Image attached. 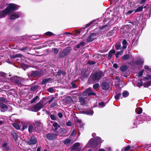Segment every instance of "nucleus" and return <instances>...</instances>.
Listing matches in <instances>:
<instances>
[{
    "label": "nucleus",
    "instance_id": "obj_23",
    "mask_svg": "<svg viewBox=\"0 0 151 151\" xmlns=\"http://www.w3.org/2000/svg\"><path fill=\"white\" fill-rule=\"evenodd\" d=\"M79 101L81 103V104L82 105H85V99L83 97H80L79 98Z\"/></svg>",
    "mask_w": 151,
    "mask_h": 151
},
{
    "label": "nucleus",
    "instance_id": "obj_25",
    "mask_svg": "<svg viewBox=\"0 0 151 151\" xmlns=\"http://www.w3.org/2000/svg\"><path fill=\"white\" fill-rule=\"evenodd\" d=\"M130 57V55L129 54L124 55L121 58L122 59L124 60H126L129 59Z\"/></svg>",
    "mask_w": 151,
    "mask_h": 151
},
{
    "label": "nucleus",
    "instance_id": "obj_57",
    "mask_svg": "<svg viewBox=\"0 0 151 151\" xmlns=\"http://www.w3.org/2000/svg\"><path fill=\"white\" fill-rule=\"evenodd\" d=\"M0 74L1 76H2L4 77H6V74L5 73L1 72L0 73Z\"/></svg>",
    "mask_w": 151,
    "mask_h": 151
},
{
    "label": "nucleus",
    "instance_id": "obj_60",
    "mask_svg": "<svg viewBox=\"0 0 151 151\" xmlns=\"http://www.w3.org/2000/svg\"><path fill=\"white\" fill-rule=\"evenodd\" d=\"M71 85H72V87L73 88H76L77 87V86L76 84L74 83L73 81L71 83Z\"/></svg>",
    "mask_w": 151,
    "mask_h": 151
},
{
    "label": "nucleus",
    "instance_id": "obj_44",
    "mask_svg": "<svg viewBox=\"0 0 151 151\" xmlns=\"http://www.w3.org/2000/svg\"><path fill=\"white\" fill-rule=\"evenodd\" d=\"M0 101L2 102L7 103L8 102V101L5 98L3 97H0Z\"/></svg>",
    "mask_w": 151,
    "mask_h": 151
},
{
    "label": "nucleus",
    "instance_id": "obj_26",
    "mask_svg": "<svg viewBox=\"0 0 151 151\" xmlns=\"http://www.w3.org/2000/svg\"><path fill=\"white\" fill-rule=\"evenodd\" d=\"M85 45V42H81L76 45V47L77 48L79 49L81 47L84 46Z\"/></svg>",
    "mask_w": 151,
    "mask_h": 151
},
{
    "label": "nucleus",
    "instance_id": "obj_39",
    "mask_svg": "<svg viewBox=\"0 0 151 151\" xmlns=\"http://www.w3.org/2000/svg\"><path fill=\"white\" fill-rule=\"evenodd\" d=\"M129 95V93L127 91H124L122 93L123 96L124 97H126Z\"/></svg>",
    "mask_w": 151,
    "mask_h": 151
},
{
    "label": "nucleus",
    "instance_id": "obj_6",
    "mask_svg": "<svg viewBox=\"0 0 151 151\" xmlns=\"http://www.w3.org/2000/svg\"><path fill=\"white\" fill-rule=\"evenodd\" d=\"M26 142L29 145H32L37 143V141L36 137L34 135H32L31 136L30 139Z\"/></svg>",
    "mask_w": 151,
    "mask_h": 151
},
{
    "label": "nucleus",
    "instance_id": "obj_3",
    "mask_svg": "<svg viewBox=\"0 0 151 151\" xmlns=\"http://www.w3.org/2000/svg\"><path fill=\"white\" fill-rule=\"evenodd\" d=\"M45 98H43L42 100H41L38 103L35 105L33 106L34 111L35 112H37L39 111L41 109L44 107L43 104L44 101L46 100Z\"/></svg>",
    "mask_w": 151,
    "mask_h": 151
},
{
    "label": "nucleus",
    "instance_id": "obj_41",
    "mask_svg": "<svg viewBox=\"0 0 151 151\" xmlns=\"http://www.w3.org/2000/svg\"><path fill=\"white\" fill-rule=\"evenodd\" d=\"M144 62L141 60H137L134 63L137 65H140L142 64Z\"/></svg>",
    "mask_w": 151,
    "mask_h": 151
},
{
    "label": "nucleus",
    "instance_id": "obj_30",
    "mask_svg": "<svg viewBox=\"0 0 151 151\" xmlns=\"http://www.w3.org/2000/svg\"><path fill=\"white\" fill-rule=\"evenodd\" d=\"M144 87L145 88H147L151 85V80L148 81L147 83H144Z\"/></svg>",
    "mask_w": 151,
    "mask_h": 151
},
{
    "label": "nucleus",
    "instance_id": "obj_34",
    "mask_svg": "<svg viewBox=\"0 0 151 151\" xmlns=\"http://www.w3.org/2000/svg\"><path fill=\"white\" fill-rule=\"evenodd\" d=\"M141 16H139L138 17H137L135 23L137 25H138L140 21L141 20Z\"/></svg>",
    "mask_w": 151,
    "mask_h": 151
},
{
    "label": "nucleus",
    "instance_id": "obj_61",
    "mask_svg": "<svg viewBox=\"0 0 151 151\" xmlns=\"http://www.w3.org/2000/svg\"><path fill=\"white\" fill-rule=\"evenodd\" d=\"M133 11V10H129L125 14L127 15H129L132 13Z\"/></svg>",
    "mask_w": 151,
    "mask_h": 151
},
{
    "label": "nucleus",
    "instance_id": "obj_19",
    "mask_svg": "<svg viewBox=\"0 0 151 151\" xmlns=\"http://www.w3.org/2000/svg\"><path fill=\"white\" fill-rule=\"evenodd\" d=\"M80 144L79 142H76L74 143L70 148L71 151H73L75 150L76 148H78V147L80 146Z\"/></svg>",
    "mask_w": 151,
    "mask_h": 151
},
{
    "label": "nucleus",
    "instance_id": "obj_4",
    "mask_svg": "<svg viewBox=\"0 0 151 151\" xmlns=\"http://www.w3.org/2000/svg\"><path fill=\"white\" fill-rule=\"evenodd\" d=\"M101 32V31L99 30L96 33H91L89 34V35L87 37L86 40L87 42H91L93 41L96 38L97 35Z\"/></svg>",
    "mask_w": 151,
    "mask_h": 151
},
{
    "label": "nucleus",
    "instance_id": "obj_32",
    "mask_svg": "<svg viewBox=\"0 0 151 151\" xmlns=\"http://www.w3.org/2000/svg\"><path fill=\"white\" fill-rule=\"evenodd\" d=\"M84 29V28H82L80 30H77L75 31V32L76 35L80 34L81 32H83V30Z\"/></svg>",
    "mask_w": 151,
    "mask_h": 151
},
{
    "label": "nucleus",
    "instance_id": "obj_1",
    "mask_svg": "<svg viewBox=\"0 0 151 151\" xmlns=\"http://www.w3.org/2000/svg\"><path fill=\"white\" fill-rule=\"evenodd\" d=\"M18 9V5L13 3L9 4L2 11V13L0 15V18L5 17L7 14H10Z\"/></svg>",
    "mask_w": 151,
    "mask_h": 151
},
{
    "label": "nucleus",
    "instance_id": "obj_37",
    "mask_svg": "<svg viewBox=\"0 0 151 151\" xmlns=\"http://www.w3.org/2000/svg\"><path fill=\"white\" fill-rule=\"evenodd\" d=\"M53 125L55 127V131H56L58 129V127H60V126L59 125L58 123L56 122H55L53 124Z\"/></svg>",
    "mask_w": 151,
    "mask_h": 151
},
{
    "label": "nucleus",
    "instance_id": "obj_27",
    "mask_svg": "<svg viewBox=\"0 0 151 151\" xmlns=\"http://www.w3.org/2000/svg\"><path fill=\"white\" fill-rule=\"evenodd\" d=\"M33 127V126L30 124L28 126V131L29 133H31L32 132L34 131Z\"/></svg>",
    "mask_w": 151,
    "mask_h": 151
},
{
    "label": "nucleus",
    "instance_id": "obj_63",
    "mask_svg": "<svg viewBox=\"0 0 151 151\" xmlns=\"http://www.w3.org/2000/svg\"><path fill=\"white\" fill-rule=\"evenodd\" d=\"M131 148L130 145H128L127 147H125L124 148V150L126 151H127L129 150Z\"/></svg>",
    "mask_w": 151,
    "mask_h": 151
},
{
    "label": "nucleus",
    "instance_id": "obj_20",
    "mask_svg": "<svg viewBox=\"0 0 151 151\" xmlns=\"http://www.w3.org/2000/svg\"><path fill=\"white\" fill-rule=\"evenodd\" d=\"M92 88L91 87H89L88 88L86 89L83 92V94L85 96H88V93H90V92L91 91Z\"/></svg>",
    "mask_w": 151,
    "mask_h": 151
},
{
    "label": "nucleus",
    "instance_id": "obj_38",
    "mask_svg": "<svg viewBox=\"0 0 151 151\" xmlns=\"http://www.w3.org/2000/svg\"><path fill=\"white\" fill-rule=\"evenodd\" d=\"M85 113L88 115H92L93 113L92 110H88L85 111Z\"/></svg>",
    "mask_w": 151,
    "mask_h": 151
},
{
    "label": "nucleus",
    "instance_id": "obj_14",
    "mask_svg": "<svg viewBox=\"0 0 151 151\" xmlns=\"http://www.w3.org/2000/svg\"><path fill=\"white\" fill-rule=\"evenodd\" d=\"M81 76L83 78H87L89 75L88 71L86 70H83L81 72Z\"/></svg>",
    "mask_w": 151,
    "mask_h": 151
},
{
    "label": "nucleus",
    "instance_id": "obj_49",
    "mask_svg": "<svg viewBox=\"0 0 151 151\" xmlns=\"http://www.w3.org/2000/svg\"><path fill=\"white\" fill-rule=\"evenodd\" d=\"M63 71L62 70H58L57 72V75H58V76H60L61 74H63Z\"/></svg>",
    "mask_w": 151,
    "mask_h": 151
},
{
    "label": "nucleus",
    "instance_id": "obj_62",
    "mask_svg": "<svg viewBox=\"0 0 151 151\" xmlns=\"http://www.w3.org/2000/svg\"><path fill=\"white\" fill-rule=\"evenodd\" d=\"M76 130L75 129H74L72 131V132L71 134V136H73V135H76Z\"/></svg>",
    "mask_w": 151,
    "mask_h": 151
},
{
    "label": "nucleus",
    "instance_id": "obj_2",
    "mask_svg": "<svg viewBox=\"0 0 151 151\" xmlns=\"http://www.w3.org/2000/svg\"><path fill=\"white\" fill-rule=\"evenodd\" d=\"M104 76V74L101 70L96 71L91 74L88 79V82L89 84L98 82Z\"/></svg>",
    "mask_w": 151,
    "mask_h": 151
},
{
    "label": "nucleus",
    "instance_id": "obj_13",
    "mask_svg": "<svg viewBox=\"0 0 151 151\" xmlns=\"http://www.w3.org/2000/svg\"><path fill=\"white\" fill-rule=\"evenodd\" d=\"M21 14L20 12H17L11 14L9 17L10 19L12 20H14L15 19L19 18Z\"/></svg>",
    "mask_w": 151,
    "mask_h": 151
},
{
    "label": "nucleus",
    "instance_id": "obj_10",
    "mask_svg": "<svg viewBox=\"0 0 151 151\" xmlns=\"http://www.w3.org/2000/svg\"><path fill=\"white\" fill-rule=\"evenodd\" d=\"M11 82L17 84H20L21 82L19 80V78L17 76H14L10 79Z\"/></svg>",
    "mask_w": 151,
    "mask_h": 151
},
{
    "label": "nucleus",
    "instance_id": "obj_50",
    "mask_svg": "<svg viewBox=\"0 0 151 151\" xmlns=\"http://www.w3.org/2000/svg\"><path fill=\"white\" fill-rule=\"evenodd\" d=\"M39 98L38 96H36L35 98H33L31 101H30V103H32L34 102L37 100V99Z\"/></svg>",
    "mask_w": 151,
    "mask_h": 151
},
{
    "label": "nucleus",
    "instance_id": "obj_48",
    "mask_svg": "<svg viewBox=\"0 0 151 151\" xmlns=\"http://www.w3.org/2000/svg\"><path fill=\"white\" fill-rule=\"evenodd\" d=\"M35 125H38L40 126H41L42 125V124L40 120H37L35 121Z\"/></svg>",
    "mask_w": 151,
    "mask_h": 151
},
{
    "label": "nucleus",
    "instance_id": "obj_35",
    "mask_svg": "<svg viewBox=\"0 0 151 151\" xmlns=\"http://www.w3.org/2000/svg\"><path fill=\"white\" fill-rule=\"evenodd\" d=\"M71 141L70 139L67 138L63 141V143L65 145H67L68 144H69Z\"/></svg>",
    "mask_w": 151,
    "mask_h": 151
},
{
    "label": "nucleus",
    "instance_id": "obj_21",
    "mask_svg": "<svg viewBox=\"0 0 151 151\" xmlns=\"http://www.w3.org/2000/svg\"><path fill=\"white\" fill-rule=\"evenodd\" d=\"M128 69V67L126 65H123L120 67V70L122 72H124Z\"/></svg>",
    "mask_w": 151,
    "mask_h": 151
},
{
    "label": "nucleus",
    "instance_id": "obj_16",
    "mask_svg": "<svg viewBox=\"0 0 151 151\" xmlns=\"http://www.w3.org/2000/svg\"><path fill=\"white\" fill-rule=\"evenodd\" d=\"M11 134L13 136L14 139L15 141H16L18 140V138L19 137V135L17 133L16 131H12Z\"/></svg>",
    "mask_w": 151,
    "mask_h": 151
},
{
    "label": "nucleus",
    "instance_id": "obj_8",
    "mask_svg": "<svg viewBox=\"0 0 151 151\" xmlns=\"http://www.w3.org/2000/svg\"><path fill=\"white\" fill-rule=\"evenodd\" d=\"M91 147L93 148L96 147L98 144L97 141L96 139L91 138L89 141Z\"/></svg>",
    "mask_w": 151,
    "mask_h": 151
},
{
    "label": "nucleus",
    "instance_id": "obj_43",
    "mask_svg": "<svg viewBox=\"0 0 151 151\" xmlns=\"http://www.w3.org/2000/svg\"><path fill=\"white\" fill-rule=\"evenodd\" d=\"M142 109L141 108H138L137 109H136V112L138 114H141L142 112Z\"/></svg>",
    "mask_w": 151,
    "mask_h": 151
},
{
    "label": "nucleus",
    "instance_id": "obj_22",
    "mask_svg": "<svg viewBox=\"0 0 151 151\" xmlns=\"http://www.w3.org/2000/svg\"><path fill=\"white\" fill-rule=\"evenodd\" d=\"M40 126L38 125H35V126L34 128V132L37 133H39L41 130Z\"/></svg>",
    "mask_w": 151,
    "mask_h": 151
},
{
    "label": "nucleus",
    "instance_id": "obj_52",
    "mask_svg": "<svg viewBox=\"0 0 151 151\" xmlns=\"http://www.w3.org/2000/svg\"><path fill=\"white\" fill-rule=\"evenodd\" d=\"M50 118L51 120H56V117L55 115L53 114H51L50 116Z\"/></svg>",
    "mask_w": 151,
    "mask_h": 151
},
{
    "label": "nucleus",
    "instance_id": "obj_28",
    "mask_svg": "<svg viewBox=\"0 0 151 151\" xmlns=\"http://www.w3.org/2000/svg\"><path fill=\"white\" fill-rule=\"evenodd\" d=\"M23 56L22 55L20 54H17L14 55H13L12 56L10 57L11 58L14 59L17 57H21Z\"/></svg>",
    "mask_w": 151,
    "mask_h": 151
},
{
    "label": "nucleus",
    "instance_id": "obj_29",
    "mask_svg": "<svg viewBox=\"0 0 151 151\" xmlns=\"http://www.w3.org/2000/svg\"><path fill=\"white\" fill-rule=\"evenodd\" d=\"M66 101L68 103H73V101L70 96H68L66 98Z\"/></svg>",
    "mask_w": 151,
    "mask_h": 151
},
{
    "label": "nucleus",
    "instance_id": "obj_5",
    "mask_svg": "<svg viewBox=\"0 0 151 151\" xmlns=\"http://www.w3.org/2000/svg\"><path fill=\"white\" fill-rule=\"evenodd\" d=\"M72 49L71 47H68L64 49L59 54V57L60 58H63L68 55L72 51Z\"/></svg>",
    "mask_w": 151,
    "mask_h": 151
},
{
    "label": "nucleus",
    "instance_id": "obj_45",
    "mask_svg": "<svg viewBox=\"0 0 151 151\" xmlns=\"http://www.w3.org/2000/svg\"><path fill=\"white\" fill-rule=\"evenodd\" d=\"M87 63L90 65H95L96 62L95 61L88 60L87 62Z\"/></svg>",
    "mask_w": 151,
    "mask_h": 151
},
{
    "label": "nucleus",
    "instance_id": "obj_24",
    "mask_svg": "<svg viewBox=\"0 0 151 151\" xmlns=\"http://www.w3.org/2000/svg\"><path fill=\"white\" fill-rule=\"evenodd\" d=\"M122 44L123 45V46L122 47V48L123 49H125L127 48V42L125 39H124L123 40L122 42Z\"/></svg>",
    "mask_w": 151,
    "mask_h": 151
},
{
    "label": "nucleus",
    "instance_id": "obj_15",
    "mask_svg": "<svg viewBox=\"0 0 151 151\" xmlns=\"http://www.w3.org/2000/svg\"><path fill=\"white\" fill-rule=\"evenodd\" d=\"M0 107L1 111L2 112H5L8 109V106L6 105L1 102H0Z\"/></svg>",
    "mask_w": 151,
    "mask_h": 151
},
{
    "label": "nucleus",
    "instance_id": "obj_56",
    "mask_svg": "<svg viewBox=\"0 0 151 151\" xmlns=\"http://www.w3.org/2000/svg\"><path fill=\"white\" fill-rule=\"evenodd\" d=\"M94 20L92 21L91 22H90L89 23L86 24V26H85V27H84V29H85V28H87V27H89L90 25H91L93 23V22H94Z\"/></svg>",
    "mask_w": 151,
    "mask_h": 151
},
{
    "label": "nucleus",
    "instance_id": "obj_59",
    "mask_svg": "<svg viewBox=\"0 0 151 151\" xmlns=\"http://www.w3.org/2000/svg\"><path fill=\"white\" fill-rule=\"evenodd\" d=\"M140 82H139L137 84V86L139 87H140L142 86L143 85V82L142 81V80H139Z\"/></svg>",
    "mask_w": 151,
    "mask_h": 151
},
{
    "label": "nucleus",
    "instance_id": "obj_46",
    "mask_svg": "<svg viewBox=\"0 0 151 151\" xmlns=\"http://www.w3.org/2000/svg\"><path fill=\"white\" fill-rule=\"evenodd\" d=\"M99 87V83H96L94 84L93 86V88L94 89H96Z\"/></svg>",
    "mask_w": 151,
    "mask_h": 151
},
{
    "label": "nucleus",
    "instance_id": "obj_55",
    "mask_svg": "<svg viewBox=\"0 0 151 151\" xmlns=\"http://www.w3.org/2000/svg\"><path fill=\"white\" fill-rule=\"evenodd\" d=\"M54 90V89L52 87H51L48 88L47 90V91L51 93H52Z\"/></svg>",
    "mask_w": 151,
    "mask_h": 151
},
{
    "label": "nucleus",
    "instance_id": "obj_9",
    "mask_svg": "<svg viewBox=\"0 0 151 151\" xmlns=\"http://www.w3.org/2000/svg\"><path fill=\"white\" fill-rule=\"evenodd\" d=\"M41 75V73L38 71H32L30 74V76L32 77H37Z\"/></svg>",
    "mask_w": 151,
    "mask_h": 151
},
{
    "label": "nucleus",
    "instance_id": "obj_31",
    "mask_svg": "<svg viewBox=\"0 0 151 151\" xmlns=\"http://www.w3.org/2000/svg\"><path fill=\"white\" fill-rule=\"evenodd\" d=\"M39 87V86L38 85L33 86L31 88L30 90L32 91H35L38 89Z\"/></svg>",
    "mask_w": 151,
    "mask_h": 151
},
{
    "label": "nucleus",
    "instance_id": "obj_11",
    "mask_svg": "<svg viewBox=\"0 0 151 151\" xmlns=\"http://www.w3.org/2000/svg\"><path fill=\"white\" fill-rule=\"evenodd\" d=\"M67 132V130L65 128H60L57 132V134H58V135L60 136H62V135L64 134H66Z\"/></svg>",
    "mask_w": 151,
    "mask_h": 151
},
{
    "label": "nucleus",
    "instance_id": "obj_64",
    "mask_svg": "<svg viewBox=\"0 0 151 151\" xmlns=\"http://www.w3.org/2000/svg\"><path fill=\"white\" fill-rule=\"evenodd\" d=\"M121 45H117L115 46L116 49L117 50H119L121 47Z\"/></svg>",
    "mask_w": 151,
    "mask_h": 151
},
{
    "label": "nucleus",
    "instance_id": "obj_42",
    "mask_svg": "<svg viewBox=\"0 0 151 151\" xmlns=\"http://www.w3.org/2000/svg\"><path fill=\"white\" fill-rule=\"evenodd\" d=\"M45 35L46 36H51L52 35H55L53 33L50 31H48L46 32L45 33Z\"/></svg>",
    "mask_w": 151,
    "mask_h": 151
},
{
    "label": "nucleus",
    "instance_id": "obj_18",
    "mask_svg": "<svg viewBox=\"0 0 151 151\" xmlns=\"http://www.w3.org/2000/svg\"><path fill=\"white\" fill-rule=\"evenodd\" d=\"M115 53V51L114 49H112L111 50L108 52V60L110 59L112 56V54H114Z\"/></svg>",
    "mask_w": 151,
    "mask_h": 151
},
{
    "label": "nucleus",
    "instance_id": "obj_12",
    "mask_svg": "<svg viewBox=\"0 0 151 151\" xmlns=\"http://www.w3.org/2000/svg\"><path fill=\"white\" fill-rule=\"evenodd\" d=\"M101 87L103 90H107L109 88V83L107 82H102L101 84Z\"/></svg>",
    "mask_w": 151,
    "mask_h": 151
},
{
    "label": "nucleus",
    "instance_id": "obj_51",
    "mask_svg": "<svg viewBox=\"0 0 151 151\" xmlns=\"http://www.w3.org/2000/svg\"><path fill=\"white\" fill-rule=\"evenodd\" d=\"M58 106V104L56 102H55L53 103H52L50 105V107L51 108H52L54 107L55 106Z\"/></svg>",
    "mask_w": 151,
    "mask_h": 151
},
{
    "label": "nucleus",
    "instance_id": "obj_58",
    "mask_svg": "<svg viewBox=\"0 0 151 151\" xmlns=\"http://www.w3.org/2000/svg\"><path fill=\"white\" fill-rule=\"evenodd\" d=\"M144 70L143 69L141 71H140L138 74V76L139 77H141L143 75V73L144 72Z\"/></svg>",
    "mask_w": 151,
    "mask_h": 151
},
{
    "label": "nucleus",
    "instance_id": "obj_40",
    "mask_svg": "<svg viewBox=\"0 0 151 151\" xmlns=\"http://www.w3.org/2000/svg\"><path fill=\"white\" fill-rule=\"evenodd\" d=\"M21 67L24 70H25L28 68V67L26 64L24 63L21 65Z\"/></svg>",
    "mask_w": 151,
    "mask_h": 151
},
{
    "label": "nucleus",
    "instance_id": "obj_7",
    "mask_svg": "<svg viewBox=\"0 0 151 151\" xmlns=\"http://www.w3.org/2000/svg\"><path fill=\"white\" fill-rule=\"evenodd\" d=\"M58 135V134L52 133L50 132L47 133L46 135L47 138L49 140L51 141L55 139L57 136Z\"/></svg>",
    "mask_w": 151,
    "mask_h": 151
},
{
    "label": "nucleus",
    "instance_id": "obj_33",
    "mask_svg": "<svg viewBox=\"0 0 151 151\" xmlns=\"http://www.w3.org/2000/svg\"><path fill=\"white\" fill-rule=\"evenodd\" d=\"M143 6H140L139 7H138L137 9L135 10L134 13L139 12H142L143 10Z\"/></svg>",
    "mask_w": 151,
    "mask_h": 151
},
{
    "label": "nucleus",
    "instance_id": "obj_47",
    "mask_svg": "<svg viewBox=\"0 0 151 151\" xmlns=\"http://www.w3.org/2000/svg\"><path fill=\"white\" fill-rule=\"evenodd\" d=\"M121 96V94L120 93L115 96L114 98L116 100H118Z\"/></svg>",
    "mask_w": 151,
    "mask_h": 151
},
{
    "label": "nucleus",
    "instance_id": "obj_54",
    "mask_svg": "<svg viewBox=\"0 0 151 151\" xmlns=\"http://www.w3.org/2000/svg\"><path fill=\"white\" fill-rule=\"evenodd\" d=\"M53 53L55 54H57L59 51V50L57 48H55L53 49Z\"/></svg>",
    "mask_w": 151,
    "mask_h": 151
},
{
    "label": "nucleus",
    "instance_id": "obj_36",
    "mask_svg": "<svg viewBox=\"0 0 151 151\" xmlns=\"http://www.w3.org/2000/svg\"><path fill=\"white\" fill-rule=\"evenodd\" d=\"M13 126L17 130H19L20 129L19 126L17 123H13Z\"/></svg>",
    "mask_w": 151,
    "mask_h": 151
},
{
    "label": "nucleus",
    "instance_id": "obj_17",
    "mask_svg": "<svg viewBox=\"0 0 151 151\" xmlns=\"http://www.w3.org/2000/svg\"><path fill=\"white\" fill-rule=\"evenodd\" d=\"M52 80V79L51 78H45L42 80L41 84L42 85H46L47 83L49 82V81H51Z\"/></svg>",
    "mask_w": 151,
    "mask_h": 151
},
{
    "label": "nucleus",
    "instance_id": "obj_53",
    "mask_svg": "<svg viewBox=\"0 0 151 151\" xmlns=\"http://www.w3.org/2000/svg\"><path fill=\"white\" fill-rule=\"evenodd\" d=\"M114 34L113 30H111L108 33V35L109 36H111L113 35Z\"/></svg>",
    "mask_w": 151,
    "mask_h": 151
}]
</instances>
